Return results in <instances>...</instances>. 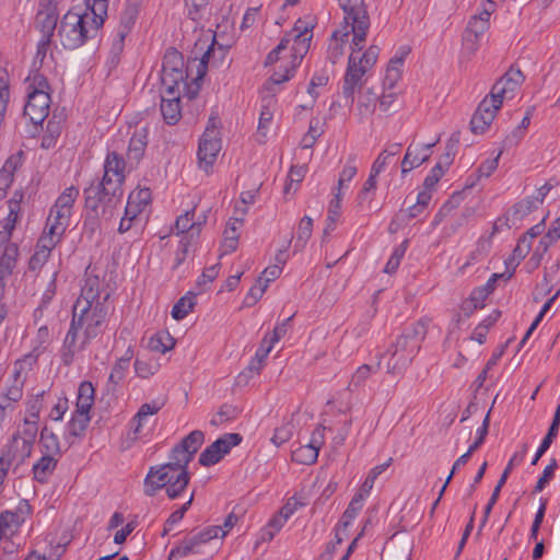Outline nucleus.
Instances as JSON below:
<instances>
[{"label":"nucleus","instance_id":"1","mask_svg":"<svg viewBox=\"0 0 560 560\" xmlns=\"http://www.w3.org/2000/svg\"><path fill=\"white\" fill-rule=\"evenodd\" d=\"M427 332V325L422 320H418L402 330L386 351L389 354L387 362L388 373H401L411 364L421 348Z\"/></svg>","mask_w":560,"mask_h":560},{"label":"nucleus","instance_id":"2","mask_svg":"<svg viewBox=\"0 0 560 560\" xmlns=\"http://www.w3.org/2000/svg\"><path fill=\"white\" fill-rule=\"evenodd\" d=\"M103 24V19L96 18L89 12L78 13L68 11L63 15L58 30L61 45L66 49L79 48L88 38L94 37Z\"/></svg>","mask_w":560,"mask_h":560},{"label":"nucleus","instance_id":"3","mask_svg":"<svg viewBox=\"0 0 560 560\" xmlns=\"http://www.w3.org/2000/svg\"><path fill=\"white\" fill-rule=\"evenodd\" d=\"M351 49L342 82V96L347 105H353L355 92L363 88L364 77L374 67L380 55V48L376 45H371L361 57H357L355 52L361 51L363 47L358 49L352 43Z\"/></svg>","mask_w":560,"mask_h":560},{"label":"nucleus","instance_id":"4","mask_svg":"<svg viewBox=\"0 0 560 560\" xmlns=\"http://www.w3.org/2000/svg\"><path fill=\"white\" fill-rule=\"evenodd\" d=\"M126 161L115 151L107 154L104 162V175L101 182L91 183L88 188H94L106 201L107 213L109 208L119 207L124 196Z\"/></svg>","mask_w":560,"mask_h":560},{"label":"nucleus","instance_id":"5","mask_svg":"<svg viewBox=\"0 0 560 560\" xmlns=\"http://www.w3.org/2000/svg\"><path fill=\"white\" fill-rule=\"evenodd\" d=\"M190 481L188 470L176 469L170 465L151 467L144 478V493L155 495L160 489H165L166 495L175 500L183 495Z\"/></svg>","mask_w":560,"mask_h":560},{"label":"nucleus","instance_id":"6","mask_svg":"<svg viewBox=\"0 0 560 560\" xmlns=\"http://www.w3.org/2000/svg\"><path fill=\"white\" fill-rule=\"evenodd\" d=\"M107 316V306L104 302L90 304L83 300H77L71 320L83 330V343H90L103 330Z\"/></svg>","mask_w":560,"mask_h":560},{"label":"nucleus","instance_id":"7","mask_svg":"<svg viewBox=\"0 0 560 560\" xmlns=\"http://www.w3.org/2000/svg\"><path fill=\"white\" fill-rule=\"evenodd\" d=\"M185 61L183 55L176 48H168L164 55L162 63L161 82L166 92H179L180 86L186 91L185 94L188 98L196 97L199 91V85L196 84L191 89L186 83L187 73L184 69Z\"/></svg>","mask_w":560,"mask_h":560},{"label":"nucleus","instance_id":"8","mask_svg":"<svg viewBox=\"0 0 560 560\" xmlns=\"http://www.w3.org/2000/svg\"><path fill=\"white\" fill-rule=\"evenodd\" d=\"M347 23L351 21L353 44L361 49L364 47L370 28V18L363 0H340Z\"/></svg>","mask_w":560,"mask_h":560},{"label":"nucleus","instance_id":"9","mask_svg":"<svg viewBox=\"0 0 560 560\" xmlns=\"http://www.w3.org/2000/svg\"><path fill=\"white\" fill-rule=\"evenodd\" d=\"M83 195L88 211V217L84 220V229L89 230L92 235L100 226V219L103 218L106 221L110 220L119 207L109 208L110 212L107 213L105 198L98 195L94 188H85Z\"/></svg>","mask_w":560,"mask_h":560},{"label":"nucleus","instance_id":"10","mask_svg":"<svg viewBox=\"0 0 560 560\" xmlns=\"http://www.w3.org/2000/svg\"><path fill=\"white\" fill-rule=\"evenodd\" d=\"M79 189L75 186H70L67 187L57 198L47 218L48 221L56 222V225H52L51 228L55 233L57 232L58 234L62 229L68 228L69 220L72 214V207L79 197Z\"/></svg>","mask_w":560,"mask_h":560},{"label":"nucleus","instance_id":"11","mask_svg":"<svg viewBox=\"0 0 560 560\" xmlns=\"http://www.w3.org/2000/svg\"><path fill=\"white\" fill-rule=\"evenodd\" d=\"M243 438L238 433H225L209 446H207L199 455V464L206 467L219 463L233 446L238 445Z\"/></svg>","mask_w":560,"mask_h":560},{"label":"nucleus","instance_id":"12","mask_svg":"<svg viewBox=\"0 0 560 560\" xmlns=\"http://www.w3.org/2000/svg\"><path fill=\"white\" fill-rule=\"evenodd\" d=\"M50 101L49 92H28L24 117L34 126L43 124L49 114Z\"/></svg>","mask_w":560,"mask_h":560},{"label":"nucleus","instance_id":"13","mask_svg":"<svg viewBox=\"0 0 560 560\" xmlns=\"http://www.w3.org/2000/svg\"><path fill=\"white\" fill-rule=\"evenodd\" d=\"M489 8H485L479 14L470 18L467 27L464 33V42L470 50H476L477 43L485 34V32L489 28V20L490 15L494 10V2L491 0H487Z\"/></svg>","mask_w":560,"mask_h":560},{"label":"nucleus","instance_id":"14","mask_svg":"<svg viewBox=\"0 0 560 560\" xmlns=\"http://www.w3.org/2000/svg\"><path fill=\"white\" fill-rule=\"evenodd\" d=\"M501 106L502 104L500 100L485 97L471 117V131L474 133H483L490 127Z\"/></svg>","mask_w":560,"mask_h":560},{"label":"nucleus","instance_id":"15","mask_svg":"<svg viewBox=\"0 0 560 560\" xmlns=\"http://www.w3.org/2000/svg\"><path fill=\"white\" fill-rule=\"evenodd\" d=\"M524 75L520 69L511 67L492 86L490 97L500 100L513 97L515 90L523 83Z\"/></svg>","mask_w":560,"mask_h":560},{"label":"nucleus","instance_id":"16","mask_svg":"<svg viewBox=\"0 0 560 560\" xmlns=\"http://www.w3.org/2000/svg\"><path fill=\"white\" fill-rule=\"evenodd\" d=\"M57 0H39L36 25L44 36H54L59 12Z\"/></svg>","mask_w":560,"mask_h":560},{"label":"nucleus","instance_id":"17","mask_svg":"<svg viewBox=\"0 0 560 560\" xmlns=\"http://www.w3.org/2000/svg\"><path fill=\"white\" fill-rule=\"evenodd\" d=\"M221 150V138L214 137L213 131L203 133L199 141L198 160L200 167L208 171L215 162Z\"/></svg>","mask_w":560,"mask_h":560},{"label":"nucleus","instance_id":"18","mask_svg":"<svg viewBox=\"0 0 560 560\" xmlns=\"http://www.w3.org/2000/svg\"><path fill=\"white\" fill-rule=\"evenodd\" d=\"M33 444L34 443L22 439L20 433H16L4 446L1 456L8 458L11 464H13V462L21 464L31 456Z\"/></svg>","mask_w":560,"mask_h":560},{"label":"nucleus","instance_id":"19","mask_svg":"<svg viewBox=\"0 0 560 560\" xmlns=\"http://www.w3.org/2000/svg\"><path fill=\"white\" fill-rule=\"evenodd\" d=\"M79 330H81V328L71 320L61 349V360L65 365H70L73 362L75 353L83 350L89 345L83 343V339L78 342Z\"/></svg>","mask_w":560,"mask_h":560},{"label":"nucleus","instance_id":"20","mask_svg":"<svg viewBox=\"0 0 560 560\" xmlns=\"http://www.w3.org/2000/svg\"><path fill=\"white\" fill-rule=\"evenodd\" d=\"M350 33L353 34L351 21L349 23L345 21L342 28L332 32L327 50L331 63H336L343 56Z\"/></svg>","mask_w":560,"mask_h":560},{"label":"nucleus","instance_id":"21","mask_svg":"<svg viewBox=\"0 0 560 560\" xmlns=\"http://www.w3.org/2000/svg\"><path fill=\"white\" fill-rule=\"evenodd\" d=\"M180 91L166 92L161 96V114L167 125H175L182 117Z\"/></svg>","mask_w":560,"mask_h":560},{"label":"nucleus","instance_id":"22","mask_svg":"<svg viewBox=\"0 0 560 560\" xmlns=\"http://www.w3.org/2000/svg\"><path fill=\"white\" fill-rule=\"evenodd\" d=\"M101 287L102 281L97 276L85 273L84 284L82 285L81 293L77 300H83V302L90 304H96V302H106L109 298V293L105 292L104 295H101Z\"/></svg>","mask_w":560,"mask_h":560},{"label":"nucleus","instance_id":"23","mask_svg":"<svg viewBox=\"0 0 560 560\" xmlns=\"http://www.w3.org/2000/svg\"><path fill=\"white\" fill-rule=\"evenodd\" d=\"M165 405V399H154L140 406L131 420V439L137 440L149 416L156 415Z\"/></svg>","mask_w":560,"mask_h":560},{"label":"nucleus","instance_id":"24","mask_svg":"<svg viewBox=\"0 0 560 560\" xmlns=\"http://www.w3.org/2000/svg\"><path fill=\"white\" fill-rule=\"evenodd\" d=\"M51 340H52V337H51L48 326H46V325L40 326L37 329L34 338L32 339L31 352L25 354L24 358L22 360H20L21 363L22 362H24V363L28 362L30 364L35 363L37 361L38 357L47 350V348L51 343Z\"/></svg>","mask_w":560,"mask_h":560},{"label":"nucleus","instance_id":"25","mask_svg":"<svg viewBox=\"0 0 560 560\" xmlns=\"http://www.w3.org/2000/svg\"><path fill=\"white\" fill-rule=\"evenodd\" d=\"M300 23L301 21H298L294 26V32H296V34L294 35L292 45L293 54L291 62H295L296 67L300 65L304 55L308 51L312 39V34L307 26H302Z\"/></svg>","mask_w":560,"mask_h":560},{"label":"nucleus","instance_id":"26","mask_svg":"<svg viewBox=\"0 0 560 560\" xmlns=\"http://www.w3.org/2000/svg\"><path fill=\"white\" fill-rule=\"evenodd\" d=\"M59 460V457L40 454V457L32 466L33 479L42 485L48 482Z\"/></svg>","mask_w":560,"mask_h":560},{"label":"nucleus","instance_id":"27","mask_svg":"<svg viewBox=\"0 0 560 560\" xmlns=\"http://www.w3.org/2000/svg\"><path fill=\"white\" fill-rule=\"evenodd\" d=\"M148 145V131L147 128L136 129L135 133L129 140L127 150V160L130 165H137L143 158L145 148Z\"/></svg>","mask_w":560,"mask_h":560},{"label":"nucleus","instance_id":"28","mask_svg":"<svg viewBox=\"0 0 560 560\" xmlns=\"http://www.w3.org/2000/svg\"><path fill=\"white\" fill-rule=\"evenodd\" d=\"M538 208L537 201L532 198H525L516 202L506 213L505 224L509 228L516 226L524 218Z\"/></svg>","mask_w":560,"mask_h":560},{"label":"nucleus","instance_id":"29","mask_svg":"<svg viewBox=\"0 0 560 560\" xmlns=\"http://www.w3.org/2000/svg\"><path fill=\"white\" fill-rule=\"evenodd\" d=\"M431 153L421 152L419 144H409L401 161V174L406 175L413 168L419 167L430 159Z\"/></svg>","mask_w":560,"mask_h":560},{"label":"nucleus","instance_id":"30","mask_svg":"<svg viewBox=\"0 0 560 560\" xmlns=\"http://www.w3.org/2000/svg\"><path fill=\"white\" fill-rule=\"evenodd\" d=\"M38 446L40 454L50 455L59 458L62 457L60 441L58 436L47 427H44L40 431Z\"/></svg>","mask_w":560,"mask_h":560},{"label":"nucleus","instance_id":"31","mask_svg":"<svg viewBox=\"0 0 560 560\" xmlns=\"http://www.w3.org/2000/svg\"><path fill=\"white\" fill-rule=\"evenodd\" d=\"M23 522L24 517L19 512L3 511L0 513V539L12 537Z\"/></svg>","mask_w":560,"mask_h":560},{"label":"nucleus","instance_id":"32","mask_svg":"<svg viewBox=\"0 0 560 560\" xmlns=\"http://www.w3.org/2000/svg\"><path fill=\"white\" fill-rule=\"evenodd\" d=\"M20 201L15 199L9 200V213L0 222L2 231H0V242L11 241L12 232L15 229V224L19 218Z\"/></svg>","mask_w":560,"mask_h":560},{"label":"nucleus","instance_id":"33","mask_svg":"<svg viewBox=\"0 0 560 560\" xmlns=\"http://www.w3.org/2000/svg\"><path fill=\"white\" fill-rule=\"evenodd\" d=\"M559 427H560V404L558 405L556 411H555V415H553V419H552V422L549 427V430L547 432V434H545V438L542 439L533 460H532V465H536L537 462L539 460V458L547 452V450L550 447L551 443L553 442V440L556 439V436L558 435V432H559Z\"/></svg>","mask_w":560,"mask_h":560},{"label":"nucleus","instance_id":"34","mask_svg":"<svg viewBox=\"0 0 560 560\" xmlns=\"http://www.w3.org/2000/svg\"><path fill=\"white\" fill-rule=\"evenodd\" d=\"M94 387L91 382L84 381L79 385L75 402V412L90 415L94 404Z\"/></svg>","mask_w":560,"mask_h":560},{"label":"nucleus","instance_id":"35","mask_svg":"<svg viewBox=\"0 0 560 560\" xmlns=\"http://www.w3.org/2000/svg\"><path fill=\"white\" fill-rule=\"evenodd\" d=\"M52 225H56V222H50L47 220L44 235L39 237L36 244L37 249L48 252L49 255L54 247L61 241V237L67 230L62 229L60 233L55 234V232L51 229Z\"/></svg>","mask_w":560,"mask_h":560},{"label":"nucleus","instance_id":"36","mask_svg":"<svg viewBox=\"0 0 560 560\" xmlns=\"http://www.w3.org/2000/svg\"><path fill=\"white\" fill-rule=\"evenodd\" d=\"M170 460L165 465L173 466L176 469L188 470L189 463L194 459L191 452L187 451L179 443H177L170 453Z\"/></svg>","mask_w":560,"mask_h":560},{"label":"nucleus","instance_id":"37","mask_svg":"<svg viewBox=\"0 0 560 560\" xmlns=\"http://www.w3.org/2000/svg\"><path fill=\"white\" fill-rule=\"evenodd\" d=\"M242 223L243 221L238 219H231L228 222V225L223 233L224 254L232 253L236 249L240 236L238 229L241 228Z\"/></svg>","mask_w":560,"mask_h":560},{"label":"nucleus","instance_id":"38","mask_svg":"<svg viewBox=\"0 0 560 560\" xmlns=\"http://www.w3.org/2000/svg\"><path fill=\"white\" fill-rule=\"evenodd\" d=\"M201 546L196 535L185 537L179 545L174 547L168 556V559H178L187 557L190 553L198 552V548Z\"/></svg>","mask_w":560,"mask_h":560},{"label":"nucleus","instance_id":"39","mask_svg":"<svg viewBox=\"0 0 560 560\" xmlns=\"http://www.w3.org/2000/svg\"><path fill=\"white\" fill-rule=\"evenodd\" d=\"M14 368L15 371L13 384L10 387H8L7 392L0 395V397L12 402L13 406H16V402L20 401L23 397V382L20 381V374L22 369L21 361H16Z\"/></svg>","mask_w":560,"mask_h":560},{"label":"nucleus","instance_id":"40","mask_svg":"<svg viewBox=\"0 0 560 560\" xmlns=\"http://www.w3.org/2000/svg\"><path fill=\"white\" fill-rule=\"evenodd\" d=\"M140 3L141 2H137V0L127 1V7L120 18V25L117 30L118 33H125V35H128L136 22Z\"/></svg>","mask_w":560,"mask_h":560},{"label":"nucleus","instance_id":"41","mask_svg":"<svg viewBox=\"0 0 560 560\" xmlns=\"http://www.w3.org/2000/svg\"><path fill=\"white\" fill-rule=\"evenodd\" d=\"M196 304V294L188 292L182 296L172 308V316L176 320L185 318L192 311Z\"/></svg>","mask_w":560,"mask_h":560},{"label":"nucleus","instance_id":"42","mask_svg":"<svg viewBox=\"0 0 560 560\" xmlns=\"http://www.w3.org/2000/svg\"><path fill=\"white\" fill-rule=\"evenodd\" d=\"M195 208L179 215L175 222V230L178 234L191 232V236L200 231V222H194Z\"/></svg>","mask_w":560,"mask_h":560},{"label":"nucleus","instance_id":"43","mask_svg":"<svg viewBox=\"0 0 560 560\" xmlns=\"http://www.w3.org/2000/svg\"><path fill=\"white\" fill-rule=\"evenodd\" d=\"M175 346L174 339L168 332L160 331L150 337L148 347L159 353H165Z\"/></svg>","mask_w":560,"mask_h":560},{"label":"nucleus","instance_id":"44","mask_svg":"<svg viewBox=\"0 0 560 560\" xmlns=\"http://www.w3.org/2000/svg\"><path fill=\"white\" fill-rule=\"evenodd\" d=\"M378 95L371 89L360 93L358 100V110L362 117L370 116L374 113L377 104Z\"/></svg>","mask_w":560,"mask_h":560},{"label":"nucleus","instance_id":"45","mask_svg":"<svg viewBox=\"0 0 560 560\" xmlns=\"http://www.w3.org/2000/svg\"><path fill=\"white\" fill-rule=\"evenodd\" d=\"M324 133V124L318 118L310 120L308 130L301 140L302 149H312L317 139Z\"/></svg>","mask_w":560,"mask_h":560},{"label":"nucleus","instance_id":"46","mask_svg":"<svg viewBox=\"0 0 560 560\" xmlns=\"http://www.w3.org/2000/svg\"><path fill=\"white\" fill-rule=\"evenodd\" d=\"M128 359H118L114 364L106 384L107 392H115L119 383L125 378L128 370Z\"/></svg>","mask_w":560,"mask_h":560},{"label":"nucleus","instance_id":"47","mask_svg":"<svg viewBox=\"0 0 560 560\" xmlns=\"http://www.w3.org/2000/svg\"><path fill=\"white\" fill-rule=\"evenodd\" d=\"M313 231V220L308 215H304L298 225L296 241L294 244V250H301L304 248L306 242L310 240Z\"/></svg>","mask_w":560,"mask_h":560},{"label":"nucleus","instance_id":"48","mask_svg":"<svg viewBox=\"0 0 560 560\" xmlns=\"http://www.w3.org/2000/svg\"><path fill=\"white\" fill-rule=\"evenodd\" d=\"M90 421H91L90 415L74 411L71 420L68 422L69 435L75 436V438L83 436Z\"/></svg>","mask_w":560,"mask_h":560},{"label":"nucleus","instance_id":"49","mask_svg":"<svg viewBox=\"0 0 560 560\" xmlns=\"http://www.w3.org/2000/svg\"><path fill=\"white\" fill-rule=\"evenodd\" d=\"M318 453L310 444L301 445L292 451L291 458L293 462L302 465H312L317 460Z\"/></svg>","mask_w":560,"mask_h":560},{"label":"nucleus","instance_id":"50","mask_svg":"<svg viewBox=\"0 0 560 560\" xmlns=\"http://www.w3.org/2000/svg\"><path fill=\"white\" fill-rule=\"evenodd\" d=\"M240 415V409L231 404L222 405L218 412L210 420V424L213 427H219L224 422L232 421L236 419Z\"/></svg>","mask_w":560,"mask_h":560},{"label":"nucleus","instance_id":"51","mask_svg":"<svg viewBox=\"0 0 560 560\" xmlns=\"http://www.w3.org/2000/svg\"><path fill=\"white\" fill-rule=\"evenodd\" d=\"M362 506H363V495L361 493L355 494L352 498V500L349 503L346 511L343 512L342 517L339 522L340 526H342V528H343V532L347 530V527L350 525L352 520L355 518V516L358 515V513L362 509Z\"/></svg>","mask_w":560,"mask_h":560},{"label":"nucleus","instance_id":"52","mask_svg":"<svg viewBox=\"0 0 560 560\" xmlns=\"http://www.w3.org/2000/svg\"><path fill=\"white\" fill-rule=\"evenodd\" d=\"M378 369L380 362L375 366L369 364H363L359 366L357 371L352 374L349 387L358 388L362 386L373 373H376L378 371Z\"/></svg>","mask_w":560,"mask_h":560},{"label":"nucleus","instance_id":"53","mask_svg":"<svg viewBox=\"0 0 560 560\" xmlns=\"http://www.w3.org/2000/svg\"><path fill=\"white\" fill-rule=\"evenodd\" d=\"M1 244H3V252L0 257L1 268L5 270H8V268H14L19 256L18 245L11 243V241L1 242Z\"/></svg>","mask_w":560,"mask_h":560},{"label":"nucleus","instance_id":"54","mask_svg":"<svg viewBox=\"0 0 560 560\" xmlns=\"http://www.w3.org/2000/svg\"><path fill=\"white\" fill-rule=\"evenodd\" d=\"M530 122V113L527 112L526 115L523 117L521 124L515 128V130L512 131L511 135L506 136L505 139L502 142L503 149H509L512 145H515L520 142V140L524 136V130L527 129Z\"/></svg>","mask_w":560,"mask_h":560},{"label":"nucleus","instance_id":"55","mask_svg":"<svg viewBox=\"0 0 560 560\" xmlns=\"http://www.w3.org/2000/svg\"><path fill=\"white\" fill-rule=\"evenodd\" d=\"M402 65L404 63L401 61H399V59H396L394 57L390 58V60L388 62V66H387V69H386L385 79H384V86L385 88H388V89H393L394 88L396 82L401 77V67H402Z\"/></svg>","mask_w":560,"mask_h":560},{"label":"nucleus","instance_id":"56","mask_svg":"<svg viewBox=\"0 0 560 560\" xmlns=\"http://www.w3.org/2000/svg\"><path fill=\"white\" fill-rule=\"evenodd\" d=\"M205 441V434L200 430H195L190 432L188 435H186L179 444L185 447L187 451L191 452V455L195 456V454L199 451L202 443Z\"/></svg>","mask_w":560,"mask_h":560},{"label":"nucleus","instance_id":"57","mask_svg":"<svg viewBox=\"0 0 560 560\" xmlns=\"http://www.w3.org/2000/svg\"><path fill=\"white\" fill-rule=\"evenodd\" d=\"M560 291H558L555 295H552L541 307L539 314L536 316L535 320L532 323L529 328L527 329L526 334L524 335L523 339L520 342V348L524 347L530 335L534 332V330L537 328L539 323L542 320L545 314L550 310L551 305L556 301V299L559 296Z\"/></svg>","mask_w":560,"mask_h":560},{"label":"nucleus","instance_id":"58","mask_svg":"<svg viewBox=\"0 0 560 560\" xmlns=\"http://www.w3.org/2000/svg\"><path fill=\"white\" fill-rule=\"evenodd\" d=\"M133 365L136 374L141 378H148L159 370L158 363L141 358H137Z\"/></svg>","mask_w":560,"mask_h":560},{"label":"nucleus","instance_id":"59","mask_svg":"<svg viewBox=\"0 0 560 560\" xmlns=\"http://www.w3.org/2000/svg\"><path fill=\"white\" fill-rule=\"evenodd\" d=\"M459 195H453L451 199H448L434 215L432 226H438L445 217H447L454 209H456L459 205Z\"/></svg>","mask_w":560,"mask_h":560},{"label":"nucleus","instance_id":"60","mask_svg":"<svg viewBox=\"0 0 560 560\" xmlns=\"http://www.w3.org/2000/svg\"><path fill=\"white\" fill-rule=\"evenodd\" d=\"M266 289H267V284H264L262 278L259 277L257 279L256 283L247 292V294L244 299V305L247 307L255 305L261 299Z\"/></svg>","mask_w":560,"mask_h":560},{"label":"nucleus","instance_id":"61","mask_svg":"<svg viewBox=\"0 0 560 560\" xmlns=\"http://www.w3.org/2000/svg\"><path fill=\"white\" fill-rule=\"evenodd\" d=\"M293 431H294L293 423L285 422L275 430V433L271 438V442L276 446H281L282 444H284L292 438Z\"/></svg>","mask_w":560,"mask_h":560},{"label":"nucleus","instance_id":"62","mask_svg":"<svg viewBox=\"0 0 560 560\" xmlns=\"http://www.w3.org/2000/svg\"><path fill=\"white\" fill-rule=\"evenodd\" d=\"M549 246L550 245L547 243V241H544L542 238L539 241V243L536 246L533 255L530 256V258L526 262V266H527L529 271H533V270H535V269H537L539 267V265H540V262L542 260V257L547 253Z\"/></svg>","mask_w":560,"mask_h":560},{"label":"nucleus","instance_id":"63","mask_svg":"<svg viewBox=\"0 0 560 560\" xmlns=\"http://www.w3.org/2000/svg\"><path fill=\"white\" fill-rule=\"evenodd\" d=\"M558 467V463L556 458L550 460V464L547 465L542 471V475L538 478L536 486L534 488V492H540L545 489L547 483L553 478L555 470Z\"/></svg>","mask_w":560,"mask_h":560},{"label":"nucleus","instance_id":"64","mask_svg":"<svg viewBox=\"0 0 560 560\" xmlns=\"http://www.w3.org/2000/svg\"><path fill=\"white\" fill-rule=\"evenodd\" d=\"M288 521L280 512L275 515L269 523L267 524L265 532L262 534V538H268L271 540L273 536L283 527L285 522Z\"/></svg>","mask_w":560,"mask_h":560}]
</instances>
